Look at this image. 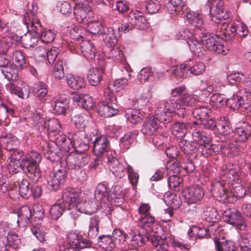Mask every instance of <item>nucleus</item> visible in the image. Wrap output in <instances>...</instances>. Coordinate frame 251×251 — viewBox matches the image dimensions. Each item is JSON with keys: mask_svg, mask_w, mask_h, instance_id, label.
<instances>
[{"mask_svg": "<svg viewBox=\"0 0 251 251\" xmlns=\"http://www.w3.org/2000/svg\"><path fill=\"white\" fill-rule=\"evenodd\" d=\"M185 5L183 0H171L169 8L172 14L178 13L183 10Z\"/></svg>", "mask_w": 251, "mask_h": 251, "instance_id": "61", "label": "nucleus"}, {"mask_svg": "<svg viewBox=\"0 0 251 251\" xmlns=\"http://www.w3.org/2000/svg\"><path fill=\"white\" fill-rule=\"evenodd\" d=\"M240 246L244 251H248L251 249V233H244L241 236Z\"/></svg>", "mask_w": 251, "mask_h": 251, "instance_id": "64", "label": "nucleus"}, {"mask_svg": "<svg viewBox=\"0 0 251 251\" xmlns=\"http://www.w3.org/2000/svg\"><path fill=\"white\" fill-rule=\"evenodd\" d=\"M19 185V192L21 197L25 198L30 195V187L27 180L22 179Z\"/></svg>", "mask_w": 251, "mask_h": 251, "instance_id": "62", "label": "nucleus"}, {"mask_svg": "<svg viewBox=\"0 0 251 251\" xmlns=\"http://www.w3.org/2000/svg\"><path fill=\"white\" fill-rule=\"evenodd\" d=\"M75 2L74 15L79 23H88L94 18L93 12L88 3L89 0H73Z\"/></svg>", "mask_w": 251, "mask_h": 251, "instance_id": "5", "label": "nucleus"}, {"mask_svg": "<svg viewBox=\"0 0 251 251\" xmlns=\"http://www.w3.org/2000/svg\"><path fill=\"white\" fill-rule=\"evenodd\" d=\"M103 71L102 69L98 68H91L88 73L87 79L89 83L93 86L99 84L102 78Z\"/></svg>", "mask_w": 251, "mask_h": 251, "instance_id": "29", "label": "nucleus"}, {"mask_svg": "<svg viewBox=\"0 0 251 251\" xmlns=\"http://www.w3.org/2000/svg\"><path fill=\"white\" fill-rule=\"evenodd\" d=\"M115 151H108L106 153V160L104 161L107 163L110 171L118 177H123L127 170V165H124L120 163L116 158Z\"/></svg>", "mask_w": 251, "mask_h": 251, "instance_id": "9", "label": "nucleus"}, {"mask_svg": "<svg viewBox=\"0 0 251 251\" xmlns=\"http://www.w3.org/2000/svg\"><path fill=\"white\" fill-rule=\"evenodd\" d=\"M228 185V183L224 180L216 182L213 184L212 189L213 196L223 202H230V192L227 191Z\"/></svg>", "mask_w": 251, "mask_h": 251, "instance_id": "15", "label": "nucleus"}, {"mask_svg": "<svg viewBox=\"0 0 251 251\" xmlns=\"http://www.w3.org/2000/svg\"><path fill=\"white\" fill-rule=\"evenodd\" d=\"M159 123L154 116H147L141 128V132L145 135L151 136L157 131Z\"/></svg>", "mask_w": 251, "mask_h": 251, "instance_id": "19", "label": "nucleus"}, {"mask_svg": "<svg viewBox=\"0 0 251 251\" xmlns=\"http://www.w3.org/2000/svg\"><path fill=\"white\" fill-rule=\"evenodd\" d=\"M41 51L40 55L44 56L46 54L48 61L50 64H53L57 55L59 54L58 49L56 48H52L50 50L47 51L45 48L40 47L38 49L37 51Z\"/></svg>", "mask_w": 251, "mask_h": 251, "instance_id": "53", "label": "nucleus"}, {"mask_svg": "<svg viewBox=\"0 0 251 251\" xmlns=\"http://www.w3.org/2000/svg\"><path fill=\"white\" fill-rule=\"evenodd\" d=\"M65 172L62 169L50 173L47 179L48 189L51 191H57L65 181Z\"/></svg>", "mask_w": 251, "mask_h": 251, "instance_id": "17", "label": "nucleus"}, {"mask_svg": "<svg viewBox=\"0 0 251 251\" xmlns=\"http://www.w3.org/2000/svg\"><path fill=\"white\" fill-rule=\"evenodd\" d=\"M89 159V156L83 151L76 150V152L67 155L65 158V161L68 167L73 169L84 166L88 162Z\"/></svg>", "mask_w": 251, "mask_h": 251, "instance_id": "12", "label": "nucleus"}, {"mask_svg": "<svg viewBox=\"0 0 251 251\" xmlns=\"http://www.w3.org/2000/svg\"><path fill=\"white\" fill-rule=\"evenodd\" d=\"M224 221L235 226L237 229L245 230L247 222L240 212L234 208L226 209L223 214Z\"/></svg>", "mask_w": 251, "mask_h": 251, "instance_id": "8", "label": "nucleus"}, {"mask_svg": "<svg viewBox=\"0 0 251 251\" xmlns=\"http://www.w3.org/2000/svg\"><path fill=\"white\" fill-rule=\"evenodd\" d=\"M100 223V219L98 215H95L90 218L88 235L91 238H95L98 235Z\"/></svg>", "mask_w": 251, "mask_h": 251, "instance_id": "43", "label": "nucleus"}, {"mask_svg": "<svg viewBox=\"0 0 251 251\" xmlns=\"http://www.w3.org/2000/svg\"><path fill=\"white\" fill-rule=\"evenodd\" d=\"M72 97L73 101L78 106L86 110H89L93 107L94 103L92 97L87 94L74 93Z\"/></svg>", "mask_w": 251, "mask_h": 251, "instance_id": "23", "label": "nucleus"}, {"mask_svg": "<svg viewBox=\"0 0 251 251\" xmlns=\"http://www.w3.org/2000/svg\"><path fill=\"white\" fill-rule=\"evenodd\" d=\"M217 129L220 134L224 136H228L227 140L231 139L230 136H232V132H234L229 121L226 117L221 118L218 122Z\"/></svg>", "mask_w": 251, "mask_h": 251, "instance_id": "31", "label": "nucleus"}, {"mask_svg": "<svg viewBox=\"0 0 251 251\" xmlns=\"http://www.w3.org/2000/svg\"><path fill=\"white\" fill-rule=\"evenodd\" d=\"M8 165L9 172L18 173L23 170L27 176L33 182H37L41 177L39 164L42 159L41 155L35 151H32L24 155L22 151H15L11 153Z\"/></svg>", "mask_w": 251, "mask_h": 251, "instance_id": "1", "label": "nucleus"}, {"mask_svg": "<svg viewBox=\"0 0 251 251\" xmlns=\"http://www.w3.org/2000/svg\"><path fill=\"white\" fill-rule=\"evenodd\" d=\"M208 2L210 4L209 12L211 21L219 24L224 23V21L227 20L226 23H228L229 14L224 10L223 0H208Z\"/></svg>", "mask_w": 251, "mask_h": 251, "instance_id": "6", "label": "nucleus"}, {"mask_svg": "<svg viewBox=\"0 0 251 251\" xmlns=\"http://www.w3.org/2000/svg\"><path fill=\"white\" fill-rule=\"evenodd\" d=\"M79 194L73 188L65 189L62 195V203L67 204V206H75L79 201Z\"/></svg>", "mask_w": 251, "mask_h": 251, "instance_id": "22", "label": "nucleus"}, {"mask_svg": "<svg viewBox=\"0 0 251 251\" xmlns=\"http://www.w3.org/2000/svg\"><path fill=\"white\" fill-rule=\"evenodd\" d=\"M79 46L81 53L87 60L92 59L95 57L96 48L90 40L82 41Z\"/></svg>", "mask_w": 251, "mask_h": 251, "instance_id": "27", "label": "nucleus"}, {"mask_svg": "<svg viewBox=\"0 0 251 251\" xmlns=\"http://www.w3.org/2000/svg\"><path fill=\"white\" fill-rule=\"evenodd\" d=\"M71 146L79 148V151H84L89 149V139L84 131H80L72 134Z\"/></svg>", "mask_w": 251, "mask_h": 251, "instance_id": "18", "label": "nucleus"}, {"mask_svg": "<svg viewBox=\"0 0 251 251\" xmlns=\"http://www.w3.org/2000/svg\"><path fill=\"white\" fill-rule=\"evenodd\" d=\"M126 194V191H124L120 186H113L109 192L108 201L115 205H119L124 202Z\"/></svg>", "mask_w": 251, "mask_h": 251, "instance_id": "20", "label": "nucleus"}, {"mask_svg": "<svg viewBox=\"0 0 251 251\" xmlns=\"http://www.w3.org/2000/svg\"><path fill=\"white\" fill-rule=\"evenodd\" d=\"M203 217L205 221L212 223L213 225H218L217 222L219 219L220 216L214 208L209 206H205L203 210Z\"/></svg>", "mask_w": 251, "mask_h": 251, "instance_id": "44", "label": "nucleus"}, {"mask_svg": "<svg viewBox=\"0 0 251 251\" xmlns=\"http://www.w3.org/2000/svg\"><path fill=\"white\" fill-rule=\"evenodd\" d=\"M67 83L68 86L74 90H79L85 88L86 81L83 77L79 76H75L71 75H66Z\"/></svg>", "mask_w": 251, "mask_h": 251, "instance_id": "33", "label": "nucleus"}, {"mask_svg": "<svg viewBox=\"0 0 251 251\" xmlns=\"http://www.w3.org/2000/svg\"><path fill=\"white\" fill-rule=\"evenodd\" d=\"M211 110L207 106H201L196 107L192 112V114L198 122H201L208 118Z\"/></svg>", "mask_w": 251, "mask_h": 251, "instance_id": "46", "label": "nucleus"}, {"mask_svg": "<svg viewBox=\"0 0 251 251\" xmlns=\"http://www.w3.org/2000/svg\"><path fill=\"white\" fill-rule=\"evenodd\" d=\"M67 241L70 246L69 248L74 250L88 248L92 244L90 239H84L81 235L73 231L68 234Z\"/></svg>", "mask_w": 251, "mask_h": 251, "instance_id": "14", "label": "nucleus"}, {"mask_svg": "<svg viewBox=\"0 0 251 251\" xmlns=\"http://www.w3.org/2000/svg\"><path fill=\"white\" fill-rule=\"evenodd\" d=\"M185 16L189 23L196 28L195 31L196 35L200 34V33L210 31L208 25L203 22L202 15L194 11L187 12Z\"/></svg>", "mask_w": 251, "mask_h": 251, "instance_id": "13", "label": "nucleus"}, {"mask_svg": "<svg viewBox=\"0 0 251 251\" xmlns=\"http://www.w3.org/2000/svg\"><path fill=\"white\" fill-rule=\"evenodd\" d=\"M60 129L61 126L59 121L53 118L46 121L43 130L49 134L55 135L60 131Z\"/></svg>", "mask_w": 251, "mask_h": 251, "instance_id": "40", "label": "nucleus"}, {"mask_svg": "<svg viewBox=\"0 0 251 251\" xmlns=\"http://www.w3.org/2000/svg\"><path fill=\"white\" fill-rule=\"evenodd\" d=\"M181 195L186 201H189L193 203L198 202L203 198L204 192L201 187L194 185L184 189L181 192Z\"/></svg>", "mask_w": 251, "mask_h": 251, "instance_id": "16", "label": "nucleus"}, {"mask_svg": "<svg viewBox=\"0 0 251 251\" xmlns=\"http://www.w3.org/2000/svg\"><path fill=\"white\" fill-rule=\"evenodd\" d=\"M218 123L213 118H208L204 120L201 122L194 121L192 123V127H195L196 126H202L203 128L205 129H208L209 130H214L216 128H217Z\"/></svg>", "mask_w": 251, "mask_h": 251, "instance_id": "52", "label": "nucleus"}, {"mask_svg": "<svg viewBox=\"0 0 251 251\" xmlns=\"http://www.w3.org/2000/svg\"><path fill=\"white\" fill-rule=\"evenodd\" d=\"M85 24L87 25V29L91 33L97 35L102 33L103 26L101 24L97 21H94V18L91 20L90 22Z\"/></svg>", "mask_w": 251, "mask_h": 251, "instance_id": "59", "label": "nucleus"}, {"mask_svg": "<svg viewBox=\"0 0 251 251\" xmlns=\"http://www.w3.org/2000/svg\"><path fill=\"white\" fill-rule=\"evenodd\" d=\"M139 132L137 130H133L126 133L120 141V145L124 149L127 150L135 141Z\"/></svg>", "mask_w": 251, "mask_h": 251, "instance_id": "37", "label": "nucleus"}, {"mask_svg": "<svg viewBox=\"0 0 251 251\" xmlns=\"http://www.w3.org/2000/svg\"><path fill=\"white\" fill-rule=\"evenodd\" d=\"M33 211L32 213V221L37 222V224H41L44 218V212L42 206L38 203L35 204L32 208Z\"/></svg>", "mask_w": 251, "mask_h": 251, "instance_id": "55", "label": "nucleus"}, {"mask_svg": "<svg viewBox=\"0 0 251 251\" xmlns=\"http://www.w3.org/2000/svg\"><path fill=\"white\" fill-rule=\"evenodd\" d=\"M12 59L15 61L16 65L21 69H23L25 64V58L24 54L21 51L15 50L12 53Z\"/></svg>", "mask_w": 251, "mask_h": 251, "instance_id": "63", "label": "nucleus"}, {"mask_svg": "<svg viewBox=\"0 0 251 251\" xmlns=\"http://www.w3.org/2000/svg\"><path fill=\"white\" fill-rule=\"evenodd\" d=\"M108 190L109 188L106 185L103 183H99L95 192V198L96 201H103L104 202H105L106 201H108L109 195Z\"/></svg>", "mask_w": 251, "mask_h": 251, "instance_id": "41", "label": "nucleus"}, {"mask_svg": "<svg viewBox=\"0 0 251 251\" xmlns=\"http://www.w3.org/2000/svg\"><path fill=\"white\" fill-rule=\"evenodd\" d=\"M155 115L154 117L158 120V123H168L172 119L169 111L162 107L157 108L155 111Z\"/></svg>", "mask_w": 251, "mask_h": 251, "instance_id": "50", "label": "nucleus"}, {"mask_svg": "<svg viewBox=\"0 0 251 251\" xmlns=\"http://www.w3.org/2000/svg\"><path fill=\"white\" fill-rule=\"evenodd\" d=\"M104 42L111 47L114 46L117 43L118 38L113 28L108 27L102 34Z\"/></svg>", "mask_w": 251, "mask_h": 251, "instance_id": "48", "label": "nucleus"}, {"mask_svg": "<svg viewBox=\"0 0 251 251\" xmlns=\"http://www.w3.org/2000/svg\"><path fill=\"white\" fill-rule=\"evenodd\" d=\"M209 31H206L200 33V34H201V41L203 44V51H204L205 49L212 51L218 42V37L210 36Z\"/></svg>", "mask_w": 251, "mask_h": 251, "instance_id": "30", "label": "nucleus"}, {"mask_svg": "<svg viewBox=\"0 0 251 251\" xmlns=\"http://www.w3.org/2000/svg\"><path fill=\"white\" fill-rule=\"evenodd\" d=\"M192 123L176 122L172 126V131L176 136L180 138L184 136L186 133L187 128L191 127Z\"/></svg>", "mask_w": 251, "mask_h": 251, "instance_id": "34", "label": "nucleus"}, {"mask_svg": "<svg viewBox=\"0 0 251 251\" xmlns=\"http://www.w3.org/2000/svg\"><path fill=\"white\" fill-rule=\"evenodd\" d=\"M251 136V126L247 124H244V126L237 127L235 129L232 135L230 136L231 139L226 140L225 141H230V145H227L230 148L232 145L235 146V150L233 151V154L237 151V149L240 142H246Z\"/></svg>", "mask_w": 251, "mask_h": 251, "instance_id": "7", "label": "nucleus"}, {"mask_svg": "<svg viewBox=\"0 0 251 251\" xmlns=\"http://www.w3.org/2000/svg\"><path fill=\"white\" fill-rule=\"evenodd\" d=\"M230 141H225L215 145L210 143L209 139L207 143L199 145L198 151L201 155L204 157L219 154L220 152L228 157H232L233 151L235 150V146L232 145L228 148L227 145H230Z\"/></svg>", "mask_w": 251, "mask_h": 251, "instance_id": "3", "label": "nucleus"}, {"mask_svg": "<svg viewBox=\"0 0 251 251\" xmlns=\"http://www.w3.org/2000/svg\"><path fill=\"white\" fill-rule=\"evenodd\" d=\"M129 17L132 20H133V17L135 19L133 24L136 25L137 28L145 30L148 26V22L144 16L139 15V14L137 16L135 13H131Z\"/></svg>", "mask_w": 251, "mask_h": 251, "instance_id": "56", "label": "nucleus"}, {"mask_svg": "<svg viewBox=\"0 0 251 251\" xmlns=\"http://www.w3.org/2000/svg\"><path fill=\"white\" fill-rule=\"evenodd\" d=\"M106 101L99 103L98 109L99 115L105 118L113 116L119 112L117 99L109 88L104 91Z\"/></svg>", "mask_w": 251, "mask_h": 251, "instance_id": "4", "label": "nucleus"}, {"mask_svg": "<svg viewBox=\"0 0 251 251\" xmlns=\"http://www.w3.org/2000/svg\"><path fill=\"white\" fill-rule=\"evenodd\" d=\"M221 29L223 30V34L226 40H230L237 34L236 26L232 23H223L221 25Z\"/></svg>", "mask_w": 251, "mask_h": 251, "instance_id": "49", "label": "nucleus"}, {"mask_svg": "<svg viewBox=\"0 0 251 251\" xmlns=\"http://www.w3.org/2000/svg\"><path fill=\"white\" fill-rule=\"evenodd\" d=\"M178 146L183 153L187 155L196 153L199 148V145L197 143L186 140L180 141Z\"/></svg>", "mask_w": 251, "mask_h": 251, "instance_id": "36", "label": "nucleus"}, {"mask_svg": "<svg viewBox=\"0 0 251 251\" xmlns=\"http://www.w3.org/2000/svg\"><path fill=\"white\" fill-rule=\"evenodd\" d=\"M125 115L127 120L134 124L140 123L144 118L143 114L139 110L128 108L125 110Z\"/></svg>", "mask_w": 251, "mask_h": 251, "instance_id": "35", "label": "nucleus"}, {"mask_svg": "<svg viewBox=\"0 0 251 251\" xmlns=\"http://www.w3.org/2000/svg\"><path fill=\"white\" fill-rule=\"evenodd\" d=\"M214 244L217 251H235L236 246L230 240L221 241L215 238Z\"/></svg>", "mask_w": 251, "mask_h": 251, "instance_id": "45", "label": "nucleus"}, {"mask_svg": "<svg viewBox=\"0 0 251 251\" xmlns=\"http://www.w3.org/2000/svg\"><path fill=\"white\" fill-rule=\"evenodd\" d=\"M77 208L80 213H85L91 215L96 211L97 206L96 203L93 201L89 200L84 202H78L76 204Z\"/></svg>", "mask_w": 251, "mask_h": 251, "instance_id": "38", "label": "nucleus"}, {"mask_svg": "<svg viewBox=\"0 0 251 251\" xmlns=\"http://www.w3.org/2000/svg\"><path fill=\"white\" fill-rule=\"evenodd\" d=\"M226 174L228 178V184L231 183L232 187L230 191V196L232 195L236 199L244 197L246 193V189L241 183L242 181L240 168L235 165H229L227 167Z\"/></svg>", "mask_w": 251, "mask_h": 251, "instance_id": "2", "label": "nucleus"}, {"mask_svg": "<svg viewBox=\"0 0 251 251\" xmlns=\"http://www.w3.org/2000/svg\"><path fill=\"white\" fill-rule=\"evenodd\" d=\"M221 228L217 224L210 225L207 228L195 226L193 232L196 234V238L201 239L207 236L210 237L211 233L216 234L221 231Z\"/></svg>", "mask_w": 251, "mask_h": 251, "instance_id": "21", "label": "nucleus"}, {"mask_svg": "<svg viewBox=\"0 0 251 251\" xmlns=\"http://www.w3.org/2000/svg\"><path fill=\"white\" fill-rule=\"evenodd\" d=\"M31 120L32 121V125L38 130H43V127L45 126L46 121L42 117L39 112L36 111L33 115L31 117Z\"/></svg>", "mask_w": 251, "mask_h": 251, "instance_id": "58", "label": "nucleus"}, {"mask_svg": "<svg viewBox=\"0 0 251 251\" xmlns=\"http://www.w3.org/2000/svg\"><path fill=\"white\" fill-rule=\"evenodd\" d=\"M201 34H195L191 39L187 40V43L192 52L195 54H198L200 55V53H202L203 49V44L201 41Z\"/></svg>", "mask_w": 251, "mask_h": 251, "instance_id": "26", "label": "nucleus"}, {"mask_svg": "<svg viewBox=\"0 0 251 251\" xmlns=\"http://www.w3.org/2000/svg\"><path fill=\"white\" fill-rule=\"evenodd\" d=\"M34 96L41 101H44L48 94L47 85L43 82H39L33 89Z\"/></svg>", "mask_w": 251, "mask_h": 251, "instance_id": "47", "label": "nucleus"}, {"mask_svg": "<svg viewBox=\"0 0 251 251\" xmlns=\"http://www.w3.org/2000/svg\"><path fill=\"white\" fill-rule=\"evenodd\" d=\"M88 116L84 114L81 113L74 116L72 119V122L79 129L84 128L88 123Z\"/></svg>", "mask_w": 251, "mask_h": 251, "instance_id": "54", "label": "nucleus"}, {"mask_svg": "<svg viewBox=\"0 0 251 251\" xmlns=\"http://www.w3.org/2000/svg\"><path fill=\"white\" fill-rule=\"evenodd\" d=\"M106 56L114 61L124 62L125 61L124 52L119 48H114L112 49L108 52L107 53Z\"/></svg>", "mask_w": 251, "mask_h": 251, "instance_id": "57", "label": "nucleus"}, {"mask_svg": "<svg viewBox=\"0 0 251 251\" xmlns=\"http://www.w3.org/2000/svg\"><path fill=\"white\" fill-rule=\"evenodd\" d=\"M93 150L98 157H101L102 161H105L106 153L108 151H114L110 149L109 142L106 137L100 135L96 137L93 142Z\"/></svg>", "mask_w": 251, "mask_h": 251, "instance_id": "11", "label": "nucleus"}, {"mask_svg": "<svg viewBox=\"0 0 251 251\" xmlns=\"http://www.w3.org/2000/svg\"><path fill=\"white\" fill-rule=\"evenodd\" d=\"M0 144L2 147L7 151H13V153L16 150L17 147L19 144V141L15 136L12 134H6L5 136H2L0 138Z\"/></svg>", "mask_w": 251, "mask_h": 251, "instance_id": "24", "label": "nucleus"}, {"mask_svg": "<svg viewBox=\"0 0 251 251\" xmlns=\"http://www.w3.org/2000/svg\"><path fill=\"white\" fill-rule=\"evenodd\" d=\"M225 103L227 107L232 110H237L241 107L246 109L247 108V104L245 103L243 98L238 95H233L227 99Z\"/></svg>", "mask_w": 251, "mask_h": 251, "instance_id": "32", "label": "nucleus"}, {"mask_svg": "<svg viewBox=\"0 0 251 251\" xmlns=\"http://www.w3.org/2000/svg\"><path fill=\"white\" fill-rule=\"evenodd\" d=\"M54 112L58 115H65L69 108V100L61 98L56 99L52 103Z\"/></svg>", "mask_w": 251, "mask_h": 251, "instance_id": "42", "label": "nucleus"}, {"mask_svg": "<svg viewBox=\"0 0 251 251\" xmlns=\"http://www.w3.org/2000/svg\"><path fill=\"white\" fill-rule=\"evenodd\" d=\"M18 224L19 226H25L29 222H32V209L27 205L23 206L18 214Z\"/></svg>", "mask_w": 251, "mask_h": 251, "instance_id": "25", "label": "nucleus"}, {"mask_svg": "<svg viewBox=\"0 0 251 251\" xmlns=\"http://www.w3.org/2000/svg\"><path fill=\"white\" fill-rule=\"evenodd\" d=\"M99 238V246L106 250L111 251L119 244V240L110 235H102Z\"/></svg>", "mask_w": 251, "mask_h": 251, "instance_id": "28", "label": "nucleus"}, {"mask_svg": "<svg viewBox=\"0 0 251 251\" xmlns=\"http://www.w3.org/2000/svg\"><path fill=\"white\" fill-rule=\"evenodd\" d=\"M66 205L64 203H55L53 204L50 209V216L52 219L57 220L63 214Z\"/></svg>", "mask_w": 251, "mask_h": 251, "instance_id": "51", "label": "nucleus"}, {"mask_svg": "<svg viewBox=\"0 0 251 251\" xmlns=\"http://www.w3.org/2000/svg\"><path fill=\"white\" fill-rule=\"evenodd\" d=\"M196 126L194 128L192 136L193 138V142L197 143L198 145L207 143L208 141L209 138L206 136L204 135L201 131L200 129L197 128Z\"/></svg>", "mask_w": 251, "mask_h": 251, "instance_id": "60", "label": "nucleus"}, {"mask_svg": "<svg viewBox=\"0 0 251 251\" xmlns=\"http://www.w3.org/2000/svg\"><path fill=\"white\" fill-rule=\"evenodd\" d=\"M167 236L153 235L151 237L152 247L157 251H165L169 246L166 242Z\"/></svg>", "mask_w": 251, "mask_h": 251, "instance_id": "39", "label": "nucleus"}, {"mask_svg": "<svg viewBox=\"0 0 251 251\" xmlns=\"http://www.w3.org/2000/svg\"><path fill=\"white\" fill-rule=\"evenodd\" d=\"M23 22L26 25L28 30L38 37L43 30L40 20L32 11L27 12L24 14Z\"/></svg>", "mask_w": 251, "mask_h": 251, "instance_id": "10", "label": "nucleus"}]
</instances>
